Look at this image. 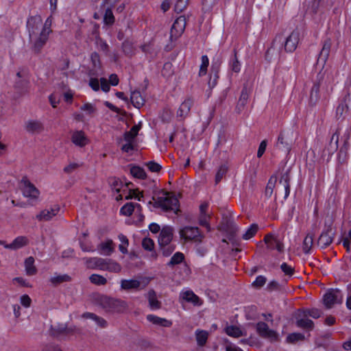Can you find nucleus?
<instances>
[{"instance_id": "obj_48", "label": "nucleus", "mask_w": 351, "mask_h": 351, "mask_svg": "<svg viewBox=\"0 0 351 351\" xmlns=\"http://www.w3.org/2000/svg\"><path fill=\"white\" fill-rule=\"evenodd\" d=\"M89 280L92 284L104 285L107 283V280L102 276L98 274H92L89 277Z\"/></svg>"}, {"instance_id": "obj_24", "label": "nucleus", "mask_w": 351, "mask_h": 351, "mask_svg": "<svg viewBox=\"0 0 351 351\" xmlns=\"http://www.w3.org/2000/svg\"><path fill=\"white\" fill-rule=\"evenodd\" d=\"M29 244V239L25 236H19L9 245H5V248L12 250H16Z\"/></svg>"}, {"instance_id": "obj_20", "label": "nucleus", "mask_w": 351, "mask_h": 351, "mask_svg": "<svg viewBox=\"0 0 351 351\" xmlns=\"http://www.w3.org/2000/svg\"><path fill=\"white\" fill-rule=\"evenodd\" d=\"M221 62L219 61L213 62L210 67V78L208 80V86L210 88H214L217 84L219 79V71L220 69Z\"/></svg>"}, {"instance_id": "obj_3", "label": "nucleus", "mask_w": 351, "mask_h": 351, "mask_svg": "<svg viewBox=\"0 0 351 351\" xmlns=\"http://www.w3.org/2000/svg\"><path fill=\"white\" fill-rule=\"evenodd\" d=\"M163 196L158 197L154 204V206L161 208L164 211H173L175 214L180 212L179 201L174 195H169V193L162 190Z\"/></svg>"}, {"instance_id": "obj_39", "label": "nucleus", "mask_w": 351, "mask_h": 351, "mask_svg": "<svg viewBox=\"0 0 351 351\" xmlns=\"http://www.w3.org/2000/svg\"><path fill=\"white\" fill-rule=\"evenodd\" d=\"M313 244V235L308 234L304 238L302 245V250L304 253L308 254Z\"/></svg>"}, {"instance_id": "obj_43", "label": "nucleus", "mask_w": 351, "mask_h": 351, "mask_svg": "<svg viewBox=\"0 0 351 351\" xmlns=\"http://www.w3.org/2000/svg\"><path fill=\"white\" fill-rule=\"evenodd\" d=\"M184 256L182 252H176L171 258V259L167 265L169 266H174L176 265L181 263L184 261Z\"/></svg>"}, {"instance_id": "obj_13", "label": "nucleus", "mask_w": 351, "mask_h": 351, "mask_svg": "<svg viewBox=\"0 0 351 351\" xmlns=\"http://www.w3.org/2000/svg\"><path fill=\"white\" fill-rule=\"evenodd\" d=\"M43 21L40 15H35L28 18L27 21V28L29 36L39 33L42 29Z\"/></svg>"}, {"instance_id": "obj_59", "label": "nucleus", "mask_w": 351, "mask_h": 351, "mask_svg": "<svg viewBox=\"0 0 351 351\" xmlns=\"http://www.w3.org/2000/svg\"><path fill=\"white\" fill-rule=\"evenodd\" d=\"M90 60L93 64V66L95 69L100 68V57L97 52H93L91 53Z\"/></svg>"}, {"instance_id": "obj_15", "label": "nucleus", "mask_w": 351, "mask_h": 351, "mask_svg": "<svg viewBox=\"0 0 351 351\" xmlns=\"http://www.w3.org/2000/svg\"><path fill=\"white\" fill-rule=\"evenodd\" d=\"M264 241L269 250H277L279 252H282L284 250L283 243L271 233L265 236Z\"/></svg>"}, {"instance_id": "obj_25", "label": "nucleus", "mask_w": 351, "mask_h": 351, "mask_svg": "<svg viewBox=\"0 0 351 351\" xmlns=\"http://www.w3.org/2000/svg\"><path fill=\"white\" fill-rule=\"evenodd\" d=\"M296 325L299 328L312 330L314 327V323L311 319L302 316V311L299 310L296 316Z\"/></svg>"}, {"instance_id": "obj_32", "label": "nucleus", "mask_w": 351, "mask_h": 351, "mask_svg": "<svg viewBox=\"0 0 351 351\" xmlns=\"http://www.w3.org/2000/svg\"><path fill=\"white\" fill-rule=\"evenodd\" d=\"M208 332L203 330H197L195 331V338L199 346H204L208 340Z\"/></svg>"}, {"instance_id": "obj_50", "label": "nucleus", "mask_w": 351, "mask_h": 351, "mask_svg": "<svg viewBox=\"0 0 351 351\" xmlns=\"http://www.w3.org/2000/svg\"><path fill=\"white\" fill-rule=\"evenodd\" d=\"M118 237H119V239L120 240V241L121 242V244H120L119 246V250L123 254H127L128 253L127 247L129 245V241H128V238L126 237V236L123 235V234H119Z\"/></svg>"}, {"instance_id": "obj_12", "label": "nucleus", "mask_w": 351, "mask_h": 351, "mask_svg": "<svg viewBox=\"0 0 351 351\" xmlns=\"http://www.w3.org/2000/svg\"><path fill=\"white\" fill-rule=\"evenodd\" d=\"M339 290L338 289H330L323 297V303L326 308H331L335 304L340 303L339 300Z\"/></svg>"}, {"instance_id": "obj_33", "label": "nucleus", "mask_w": 351, "mask_h": 351, "mask_svg": "<svg viewBox=\"0 0 351 351\" xmlns=\"http://www.w3.org/2000/svg\"><path fill=\"white\" fill-rule=\"evenodd\" d=\"M34 258L32 256L27 258L25 261V268L27 275H34L36 273L37 269L34 265Z\"/></svg>"}, {"instance_id": "obj_26", "label": "nucleus", "mask_w": 351, "mask_h": 351, "mask_svg": "<svg viewBox=\"0 0 351 351\" xmlns=\"http://www.w3.org/2000/svg\"><path fill=\"white\" fill-rule=\"evenodd\" d=\"M72 142L77 146L84 147L88 143V139L82 131L75 132L71 137Z\"/></svg>"}, {"instance_id": "obj_40", "label": "nucleus", "mask_w": 351, "mask_h": 351, "mask_svg": "<svg viewBox=\"0 0 351 351\" xmlns=\"http://www.w3.org/2000/svg\"><path fill=\"white\" fill-rule=\"evenodd\" d=\"M122 50L127 56H132L134 54V48L133 44L129 40H125L122 43Z\"/></svg>"}, {"instance_id": "obj_1", "label": "nucleus", "mask_w": 351, "mask_h": 351, "mask_svg": "<svg viewBox=\"0 0 351 351\" xmlns=\"http://www.w3.org/2000/svg\"><path fill=\"white\" fill-rule=\"evenodd\" d=\"M92 298L93 301L107 313H122L128 307L126 302L119 299L101 295L97 293L93 294Z\"/></svg>"}, {"instance_id": "obj_23", "label": "nucleus", "mask_w": 351, "mask_h": 351, "mask_svg": "<svg viewBox=\"0 0 351 351\" xmlns=\"http://www.w3.org/2000/svg\"><path fill=\"white\" fill-rule=\"evenodd\" d=\"M332 41L330 38H326L323 43L322 49L319 54L317 61L323 64L326 63L330 51Z\"/></svg>"}, {"instance_id": "obj_34", "label": "nucleus", "mask_w": 351, "mask_h": 351, "mask_svg": "<svg viewBox=\"0 0 351 351\" xmlns=\"http://www.w3.org/2000/svg\"><path fill=\"white\" fill-rule=\"evenodd\" d=\"M302 316L307 317L310 316L314 319H317L323 314L322 311L318 308H306L302 311Z\"/></svg>"}, {"instance_id": "obj_30", "label": "nucleus", "mask_w": 351, "mask_h": 351, "mask_svg": "<svg viewBox=\"0 0 351 351\" xmlns=\"http://www.w3.org/2000/svg\"><path fill=\"white\" fill-rule=\"evenodd\" d=\"M241 63L237 58V52L234 49L232 51V54L230 58L229 67L234 73H239L241 71Z\"/></svg>"}, {"instance_id": "obj_57", "label": "nucleus", "mask_w": 351, "mask_h": 351, "mask_svg": "<svg viewBox=\"0 0 351 351\" xmlns=\"http://www.w3.org/2000/svg\"><path fill=\"white\" fill-rule=\"evenodd\" d=\"M143 247L147 251H152L154 247V243L150 238H144L142 241Z\"/></svg>"}, {"instance_id": "obj_28", "label": "nucleus", "mask_w": 351, "mask_h": 351, "mask_svg": "<svg viewBox=\"0 0 351 351\" xmlns=\"http://www.w3.org/2000/svg\"><path fill=\"white\" fill-rule=\"evenodd\" d=\"M147 319L154 324L159 325L163 327H170L172 325V322L165 318H161L154 315H148Z\"/></svg>"}, {"instance_id": "obj_53", "label": "nucleus", "mask_w": 351, "mask_h": 351, "mask_svg": "<svg viewBox=\"0 0 351 351\" xmlns=\"http://www.w3.org/2000/svg\"><path fill=\"white\" fill-rule=\"evenodd\" d=\"M99 49L102 51L106 56L109 54V46L103 39L98 38L96 40Z\"/></svg>"}, {"instance_id": "obj_31", "label": "nucleus", "mask_w": 351, "mask_h": 351, "mask_svg": "<svg viewBox=\"0 0 351 351\" xmlns=\"http://www.w3.org/2000/svg\"><path fill=\"white\" fill-rule=\"evenodd\" d=\"M149 307L152 309H159L161 307V302L157 299L156 293L154 290H150L147 295Z\"/></svg>"}, {"instance_id": "obj_54", "label": "nucleus", "mask_w": 351, "mask_h": 351, "mask_svg": "<svg viewBox=\"0 0 351 351\" xmlns=\"http://www.w3.org/2000/svg\"><path fill=\"white\" fill-rule=\"evenodd\" d=\"M280 269L288 278H290L294 274V268L286 263H283L280 265Z\"/></svg>"}, {"instance_id": "obj_35", "label": "nucleus", "mask_w": 351, "mask_h": 351, "mask_svg": "<svg viewBox=\"0 0 351 351\" xmlns=\"http://www.w3.org/2000/svg\"><path fill=\"white\" fill-rule=\"evenodd\" d=\"M130 173L132 176L138 179L144 180L147 178V174L145 170L142 167L136 165L131 167Z\"/></svg>"}, {"instance_id": "obj_38", "label": "nucleus", "mask_w": 351, "mask_h": 351, "mask_svg": "<svg viewBox=\"0 0 351 351\" xmlns=\"http://www.w3.org/2000/svg\"><path fill=\"white\" fill-rule=\"evenodd\" d=\"M105 13L104 15V22L106 25H111L114 23V16L110 7H104Z\"/></svg>"}, {"instance_id": "obj_64", "label": "nucleus", "mask_w": 351, "mask_h": 351, "mask_svg": "<svg viewBox=\"0 0 351 351\" xmlns=\"http://www.w3.org/2000/svg\"><path fill=\"white\" fill-rule=\"evenodd\" d=\"M42 351H62V350L58 345L51 343L46 345Z\"/></svg>"}, {"instance_id": "obj_46", "label": "nucleus", "mask_w": 351, "mask_h": 351, "mask_svg": "<svg viewBox=\"0 0 351 351\" xmlns=\"http://www.w3.org/2000/svg\"><path fill=\"white\" fill-rule=\"evenodd\" d=\"M71 278L67 274L56 275L51 278V282L53 284H60L62 282H70Z\"/></svg>"}, {"instance_id": "obj_2", "label": "nucleus", "mask_w": 351, "mask_h": 351, "mask_svg": "<svg viewBox=\"0 0 351 351\" xmlns=\"http://www.w3.org/2000/svg\"><path fill=\"white\" fill-rule=\"evenodd\" d=\"M332 90V88L330 86V83L324 80L322 74L319 73L311 90L309 104L311 106H315L318 102L321 97L320 91H322L324 97L326 98Z\"/></svg>"}, {"instance_id": "obj_62", "label": "nucleus", "mask_w": 351, "mask_h": 351, "mask_svg": "<svg viewBox=\"0 0 351 351\" xmlns=\"http://www.w3.org/2000/svg\"><path fill=\"white\" fill-rule=\"evenodd\" d=\"M321 0H313L311 5L308 6V10L311 13L316 14L319 8V3Z\"/></svg>"}, {"instance_id": "obj_19", "label": "nucleus", "mask_w": 351, "mask_h": 351, "mask_svg": "<svg viewBox=\"0 0 351 351\" xmlns=\"http://www.w3.org/2000/svg\"><path fill=\"white\" fill-rule=\"evenodd\" d=\"M60 210L58 205H53L49 209H45L42 210L40 214L36 215V219L39 221H49L54 216L57 215Z\"/></svg>"}, {"instance_id": "obj_44", "label": "nucleus", "mask_w": 351, "mask_h": 351, "mask_svg": "<svg viewBox=\"0 0 351 351\" xmlns=\"http://www.w3.org/2000/svg\"><path fill=\"white\" fill-rule=\"evenodd\" d=\"M113 242L112 240H108L106 242L101 243L99 248L104 252V254L110 255L113 252Z\"/></svg>"}, {"instance_id": "obj_37", "label": "nucleus", "mask_w": 351, "mask_h": 351, "mask_svg": "<svg viewBox=\"0 0 351 351\" xmlns=\"http://www.w3.org/2000/svg\"><path fill=\"white\" fill-rule=\"evenodd\" d=\"M225 330L228 335L233 337H239L245 335L239 327L235 326H227Z\"/></svg>"}, {"instance_id": "obj_42", "label": "nucleus", "mask_w": 351, "mask_h": 351, "mask_svg": "<svg viewBox=\"0 0 351 351\" xmlns=\"http://www.w3.org/2000/svg\"><path fill=\"white\" fill-rule=\"evenodd\" d=\"M135 208L134 203L128 202L123 206L120 210L121 215L125 216H130L132 215Z\"/></svg>"}, {"instance_id": "obj_8", "label": "nucleus", "mask_w": 351, "mask_h": 351, "mask_svg": "<svg viewBox=\"0 0 351 351\" xmlns=\"http://www.w3.org/2000/svg\"><path fill=\"white\" fill-rule=\"evenodd\" d=\"M180 237L184 240L201 242L204 237L197 227L185 226L180 230Z\"/></svg>"}, {"instance_id": "obj_36", "label": "nucleus", "mask_w": 351, "mask_h": 351, "mask_svg": "<svg viewBox=\"0 0 351 351\" xmlns=\"http://www.w3.org/2000/svg\"><path fill=\"white\" fill-rule=\"evenodd\" d=\"M182 298L189 302H192L194 305H199V298L191 291H186L182 293Z\"/></svg>"}, {"instance_id": "obj_45", "label": "nucleus", "mask_w": 351, "mask_h": 351, "mask_svg": "<svg viewBox=\"0 0 351 351\" xmlns=\"http://www.w3.org/2000/svg\"><path fill=\"white\" fill-rule=\"evenodd\" d=\"M202 64L200 65L199 71V75L203 76L206 74L207 72V68L209 64V60L206 55H204L201 58Z\"/></svg>"}, {"instance_id": "obj_22", "label": "nucleus", "mask_w": 351, "mask_h": 351, "mask_svg": "<svg viewBox=\"0 0 351 351\" xmlns=\"http://www.w3.org/2000/svg\"><path fill=\"white\" fill-rule=\"evenodd\" d=\"M173 239V228L171 226H165L162 228L159 237L158 244H168L171 243Z\"/></svg>"}, {"instance_id": "obj_60", "label": "nucleus", "mask_w": 351, "mask_h": 351, "mask_svg": "<svg viewBox=\"0 0 351 351\" xmlns=\"http://www.w3.org/2000/svg\"><path fill=\"white\" fill-rule=\"evenodd\" d=\"M172 64L170 62H166L163 65L162 74L164 76L169 77L173 74Z\"/></svg>"}, {"instance_id": "obj_16", "label": "nucleus", "mask_w": 351, "mask_h": 351, "mask_svg": "<svg viewBox=\"0 0 351 351\" xmlns=\"http://www.w3.org/2000/svg\"><path fill=\"white\" fill-rule=\"evenodd\" d=\"M291 168L283 170L279 179V184L285 191V199H287L290 194Z\"/></svg>"}, {"instance_id": "obj_52", "label": "nucleus", "mask_w": 351, "mask_h": 351, "mask_svg": "<svg viewBox=\"0 0 351 351\" xmlns=\"http://www.w3.org/2000/svg\"><path fill=\"white\" fill-rule=\"evenodd\" d=\"M304 339V335L300 332H293L289 335L287 337V341L288 343H294L298 341H302Z\"/></svg>"}, {"instance_id": "obj_55", "label": "nucleus", "mask_w": 351, "mask_h": 351, "mask_svg": "<svg viewBox=\"0 0 351 351\" xmlns=\"http://www.w3.org/2000/svg\"><path fill=\"white\" fill-rule=\"evenodd\" d=\"M145 165L150 171L154 173L159 172L162 169L161 165L154 161L147 162L145 163Z\"/></svg>"}, {"instance_id": "obj_4", "label": "nucleus", "mask_w": 351, "mask_h": 351, "mask_svg": "<svg viewBox=\"0 0 351 351\" xmlns=\"http://www.w3.org/2000/svg\"><path fill=\"white\" fill-rule=\"evenodd\" d=\"M300 33L298 31H293L289 36L284 38L282 34L277 35L273 40V45H280V47H284L286 52H293L298 45L300 40Z\"/></svg>"}, {"instance_id": "obj_21", "label": "nucleus", "mask_w": 351, "mask_h": 351, "mask_svg": "<svg viewBox=\"0 0 351 351\" xmlns=\"http://www.w3.org/2000/svg\"><path fill=\"white\" fill-rule=\"evenodd\" d=\"M25 129L30 134H39L44 130V126L39 121L28 120L25 123Z\"/></svg>"}, {"instance_id": "obj_18", "label": "nucleus", "mask_w": 351, "mask_h": 351, "mask_svg": "<svg viewBox=\"0 0 351 351\" xmlns=\"http://www.w3.org/2000/svg\"><path fill=\"white\" fill-rule=\"evenodd\" d=\"M23 193L25 197L36 199L39 195V191L27 178H23Z\"/></svg>"}, {"instance_id": "obj_41", "label": "nucleus", "mask_w": 351, "mask_h": 351, "mask_svg": "<svg viewBox=\"0 0 351 351\" xmlns=\"http://www.w3.org/2000/svg\"><path fill=\"white\" fill-rule=\"evenodd\" d=\"M258 226L256 223H252L243 234L242 238L245 240H248L252 238L257 232Z\"/></svg>"}, {"instance_id": "obj_56", "label": "nucleus", "mask_w": 351, "mask_h": 351, "mask_svg": "<svg viewBox=\"0 0 351 351\" xmlns=\"http://www.w3.org/2000/svg\"><path fill=\"white\" fill-rule=\"evenodd\" d=\"M250 95V90L247 88V85H244L241 93L239 101L247 104Z\"/></svg>"}, {"instance_id": "obj_49", "label": "nucleus", "mask_w": 351, "mask_h": 351, "mask_svg": "<svg viewBox=\"0 0 351 351\" xmlns=\"http://www.w3.org/2000/svg\"><path fill=\"white\" fill-rule=\"evenodd\" d=\"M210 218V215L207 213L199 214V223L200 226L205 227L207 230L210 231L211 228L208 223V220Z\"/></svg>"}, {"instance_id": "obj_5", "label": "nucleus", "mask_w": 351, "mask_h": 351, "mask_svg": "<svg viewBox=\"0 0 351 351\" xmlns=\"http://www.w3.org/2000/svg\"><path fill=\"white\" fill-rule=\"evenodd\" d=\"M80 330L75 326H69L66 324L58 323L51 326L49 335L59 340H66L69 337L79 332Z\"/></svg>"}, {"instance_id": "obj_14", "label": "nucleus", "mask_w": 351, "mask_h": 351, "mask_svg": "<svg viewBox=\"0 0 351 351\" xmlns=\"http://www.w3.org/2000/svg\"><path fill=\"white\" fill-rule=\"evenodd\" d=\"M256 331L263 338L269 339L271 341H276L278 339L276 332L269 329L267 324L263 322L256 324Z\"/></svg>"}, {"instance_id": "obj_6", "label": "nucleus", "mask_w": 351, "mask_h": 351, "mask_svg": "<svg viewBox=\"0 0 351 351\" xmlns=\"http://www.w3.org/2000/svg\"><path fill=\"white\" fill-rule=\"evenodd\" d=\"M51 29L48 27L42 28L39 33L29 36V43L32 44V49L36 53H39L43 47L46 45Z\"/></svg>"}, {"instance_id": "obj_63", "label": "nucleus", "mask_w": 351, "mask_h": 351, "mask_svg": "<svg viewBox=\"0 0 351 351\" xmlns=\"http://www.w3.org/2000/svg\"><path fill=\"white\" fill-rule=\"evenodd\" d=\"M110 184L112 190H114L117 193L120 191L122 183L119 179H113Z\"/></svg>"}, {"instance_id": "obj_29", "label": "nucleus", "mask_w": 351, "mask_h": 351, "mask_svg": "<svg viewBox=\"0 0 351 351\" xmlns=\"http://www.w3.org/2000/svg\"><path fill=\"white\" fill-rule=\"evenodd\" d=\"M130 101L133 106L136 108H140L145 104V99L143 98L139 90H134L132 92L130 96Z\"/></svg>"}, {"instance_id": "obj_58", "label": "nucleus", "mask_w": 351, "mask_h": 351, "mask_svg": "<svg viewBox=\"0 0 351 351\" xmlns=\"http://www.w3.org/2000/svg\"><path fill=\"white\" fill-rule=\"evenodd\" d=\"M186 1L184 0H176L174 5V10L177 13L182 12L186 8Z\"/></svg>"}, {"instance_id": "obj_7", "label": "nucleus", "mask_w": 351, "mask_h": 351, "mask_svg": "<svg viewBox=\"0 0 351 351\" xmlns=\"http://www.w3.org/2000/svg\"><path fill=\"white\" fill-rule=\"evenodd\" d=\"M332 223L331 219H326L324 221V230L317 241V245L322 248L327 247L333 241L335 230H333Z\"/></svg>"}, {"instance_id": "obj_17", "label": "nucleus", "mask_w": 351, "mask_h": 351, "mask_svg": "<svg viewBox=\"0 0 351 351\" xmlns=\"http://www.w3.org/2000/svg\"><path fill=\"white\" fill-rule=\"evenodd\" d=\"M194 101L191 97H187L180 106L177 111V117L180 120H184L186 118L191 111V108L193 106Z\"/></svg>"}, {"instance_id": "obj_10", "label": "nucleus", "mask_w": 351, "mask_h": 351, "mask_svg": "<svg viewBox=\"0 0 351 351\" xmlns=\"http://www.w3.org/2000/svg\"><path fill=\"white\" fill-rule=\"evenodd\" d=\"M90 263H93L95 267L102 270H120V265L110 260L96 257L91 258Z\"/></svg>"}, {"instance_id": "obj_47", "label": "nucleus", "mask_w": 351, "mask_h": 351, "mask_svg": "<svg viewBox=\"0 0 351 351\" xmlns=\"http://www.w3.org/2000/svg\"><path fill=\"white\" fill-rule=\"evenodd\" d=\"M160 246V250L162 252V254L164 256H170L173 252L175 250V245L171 244V243L168 244H162Z\"/></svg>"}, {"instance_id": "obj_11", "label": "nucleus", "mask_w": 351, "mask_h": 351, "mask_svg": "<svg viewBox=\"0 0 351 351\" xmlns=\"http://www.w3.org/2000/svg\"><path fill=\"white\" fill-rule=\"evenodd\" d=\"M186 23V18L184 16H180L177 18L172 25L170 32V38L171 39H176L180 37L185 29Z\"/></svg>"}, {"instance_id": "obj_61", "label": "nucleus", "mask_w": 351, "mask_h": 351, "mask_svg": "<svg viewBox=\"0 0 351 351\" xmlns=\"http://www.w3.org/2000/svg\"><path fill=\"white\" fill-rule=\"evenodd\" d=\"M143 197V195L142 193H137V190H131L130 189V194H129V195H127L125 197V199H129L134 198V199H138V201H141V197Z\"/></svg>"}, {"instance_id": "obj_27", "label": "nucleus", "mask_w": 351, "mask_h": 351, "mask_svg": "<svg viewBox=\"0 0 351 351\" xmlns=\"http://www.w3.org/2000/svg\"><path fill=\"white\" fill-rule=\"evenodd\" d=\"M151 279L147 277L138 276L130 280H122L121 285H147L150 282Z\"/></svg>"}, {"instance_id": "obj_9", "label": "nucleus", "mask_w": 351, "mask_h": 351, "mask_svg": "<svg viewBox=\"0 0 351 351\" xmlns=\"http://www.w3.org/2000/svg\"><path fill=\"white\" fill-rule=\"evenodd\" d=\"M293 135V132H281L278 136L276 147L285 153H289L291 150L293 139L291 136Z\"/></svg>"}, {"instance_id": "obj_51", "label": "nucleus", "mask_w": 351, "mask_h": 351, "mask_svg": "<svg viewBox=\"0 0 351 351\" xmlns=\"http://www.w3.org/2000/svg\"><path fill=\"white\" fill-rule=\"evenodd\" d=\"M228 168L226 165H221L219 167V169L217 171L216 176H215V183L216 184H218L221 180L223 177L228 172Z\"/></svg>"}]
</instances>
